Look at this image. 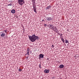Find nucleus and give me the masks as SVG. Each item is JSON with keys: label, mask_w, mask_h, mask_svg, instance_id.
Wrapping results in <instances>:
<instances>
[{"label": "nucleus", "mask_w": 79, "mask_h": 79, "mask_svg": "<svg viewBox=\"0 0 79 79\" xmlns=\"http://www.w3.org/2000/svg\"><path fill=\"white\" fill-rule=\"evenodd\" d=\"M28 38L30 40L31 42H34L36 40H39V37L38 36H37L35 35V34H33L32 35V36L28 35Z\"/></svg>", "instance_id": "1"}, {"label": "nucleus", "mask_w": 79, "mask_h": 79, "mask_svg": "<svg viewBox=\"0 0 79 79\" xmlns=\"http://www.w3.org/2000/svg\"><path fill=\"white\" fill-rule=\"evenodd\" d=\"M18 2L19 4L21 6L24 3V0H18Z\"/></svg>", "instance_id": "2"}, {"label": "nucleus", "mask_w": 79, "mask_h": 79, "mask_svg": "<svg viewBox=\"0 0 79 79\" xmlns=\"http://www.w3.org/2000/svg\"><path fill=\"white\" fill-rule=\"evenodd\" d=\"M33 9L34 11L36 13H37V10H36V6H35L34 5H33Z\"/></svg>", "instance_id": "3"}, {"label": "nucleus", "mask_w": 79, "mask_h": 79, "mask_svg": "<svg viewBox=\"0 0 79 79\" xmlns=\"http://www.w3.org/2000/svg\"><path fill=\"white\" fill-rule=\"evenodd\" d=\"M46 19L48 20V21H52V20H53V19L51 17H47Z\"/></svg>", "instance_id": "4"}, {"label": "nucleus", "mask_w": 79, "mask_h": 79, "mask_svg": "<svg viewBox=\"0 0 79 79\" xmlns=\"http://www.w3.org/2000/svg\"><path fill=\"white\" fill-rule=\"evenodd\" d=\"M39 59H40L41 58H44V55L42 54H40L39 56Z\"/></svg>", "instance_id": "5"}, {"label": "nucleus", "mask_w": 79, "mask_h": 79, "mask_svg": "<svg viewBox=\"0 0 79 79\" xmlns=\"http://www.w3.org/2000/svg\"><path fill=\"white\" fill-rule=\"evenodd\" d=\"M44 72L45 74L46 73H48L49 72H50V70L48 69L47 70V69H45L44 71Z\"/></svg>", "instance_id": "6"}, {"label": "nucleus", "mask_w": 79, "mask_h": 79, "mask_svg": "<svg viewBox=\"0 0 79 79\" xmlns=\"http://www.w3.org/2000/svg\"><path fill=\"white\" fill-rule=\"evenodd\" d=\"M30 49L29 48H27V50L26 52H27V53L25 55H29V52H30Z\"/></svg>", "instance_id": "7"}, {"label": "nucleus", "mask_w": 79, "mask_h": 79, "mask_svg": "<svg viewBox=\"0 0 79 79\" xmlns=\"http://www.w3.org/2000/svg\"><path fill=\"white\" fill-rule=\"evenodd\" d=\"M50 27L51 29H53V30H54L55 29V28H54V27H53V25H50Z\"/></svg>", "instance_id": "8"}, {"label": "nucleus", "mask_w": 79, "mask_h": 79, "mask_svg": "<svg viewBox=\"0 0 79 79\" xmlns=\"http://www.w3.org/2000/svg\"><path fill=\"white\" fill-rule=\"evenodd\" d=\"M55 27V29L53 30H54V31H55V32H57V33H58V32H59V31H58V30L57 28H56V27Z\"/></svg>", "instance_id": "9"}, {"label": "nucleus", "mask_w": 79, "mask_h": 79, "mask_svg": "<svg viewBox=\"0 0 79 79\" xmlns=\"http://www.w3.org/2000/svg\"><path fill=\"white\" fill-rule=\"evenodd\" d=\"M11 12L13 14L15 13V9L12 10L11 11Z\"/></svg>", "instance_id": "10"}, {"label": "nucleus", "mask_w": 79, "mask_h": 79, "mask_svg": "<svg viewBox=\"0 0 79 79\" xmlns=\"http://www.w3.org/2000/svg\"><path fill=\"white\" fill-rule=\"evenodd\" d=\"M59 67L60 68H64V65L63 64H61L59 66Z\"/></svg>", "instance_id": "11"}, {"label": "nucleus", "mask_w": 79, "mask_h": 79, "mask_svg": "<svg viewBox=\"0 0 79 79\" xmlns=\"http://www.w3.org/2000/svg\"><path fill=\"white\" fill-rule=\"evenodd\" d=\"M5 34L4 33H2L1 35V37H5Z\"/></svg>", "instance_id": "12"}, {"label": "nucleus", "mask_w": 79, "mask_h": 79, "mask_svg": "<svg viewBox=\"0 0 79 79\" xmlns=\"http://www.w3.org/2000/svg\"><path fill=\"white\" fill-rule=\"evenodd\" d=\"M51 8V6H48L46 8V10H49Z\"/></svg>", "instance_id": "13"}, {"label": "nucleus", "mask_w": 79, "mask_h": 79, "mask_svg": "<svg viewBox=\"0 0 79 79\" xmlns=\"http://www.w3.org/2000/svg\"><path fill=\"white\" fill-rule=\"evenodd\" d=\"M31 1L33 3V5H34V4H35V0H31Z\"/></svg>", "instance_id": "14"}, {"label": "nucleus", "mask_w": 79, "mask_h": 79, "mask_svg": "<svg viewBox=\"0 0 79 79\" xmlns=\"http://www.w3.org/2000/svg\"><path fill=\"white\" fill-rule=\"evenodd\" d=\"M61 40L63 41V43H64V39L63 38H61Z\"/></svg>", "instance_id": "15"}, {"label": "nucleus", "mask_w": 79, "mask_h": 79, "mask_svg": "<svg viewBox=\"0 0 79 79\" xmlns=\"http://www.w3.org/2000/svg\"><path fill=\"white\" fill-rule=\"evenodd\" d=\"M65 43H66V44H67V43H68V44H69V41L65 40Z\"/></svg>", "instance_id": "16"}, {"label": "nucleus", "mask_w": 79, "mask_h": 79, "mask_svg": "<svg viewBox=\"0 0 79 79\" xmlns=\"http://www.w3.org/2000/svg\"><path fill=\"white\" fill-rule=\"evenodd\" d=\"M39 68H40V69H41V64H40V63L39 65Z\"/></svg>", "instance_id": "17"}, {"label": "nucleus", "mask_w": 79, "mask_h": 79, "mask_svg": "<svg viewBox=\"0 0 79 79\" xmlns=\"http://www.w3.org/2000/svg\"><path fill=\"white\" fill-rule=\"evenodd\" d=\"M19 71H20V72H21V71H22V70H21V69L19 68Z\"/></svg>", "instance_id": "18"}, {"label": "nucleus", "mask_w": 79, "mask_h": 79, "mask_svg": "<svg viewBox=\"0 0 79 79\" xmlns=\"http://www.w3.org/2000/svg\"><path fill=\"white\" fill-rule=\"evenodd\" d=\"M8 6H12V3H10L8 5Z\"/></svg>", "instance_id": "19"}, {"label": "nucleus", "mask_w": 79, "mask_h": 79, "mask_svg": "<svg viewBox=\"0 0 79 79\" xmlns=\"http://www.w3.org/2000/svg\"><path fill=\"white\" fill-rule=\"evenodd\" d=\"M63 35V34H60V37H62V36Z\"/></svg>", "instance_id": "20"}, {"label": "nucleus", "mask_w": 79, "mask_h": 79, "mask_svg": "<svg viewBox=\"0 0 79 79\" xmlns=\"http://www.w3.org/2000/svg\"><path fill=\"white\" fill-rule=\"evenodd\" d=\"M4 31L5 32H6H6H7V31L6 30H4Z\"/></svg>", "instance_id": "21"}, {"label": "nucleus", "mask_w": 79, "mask_h": 79, "mask_svg": "<svg viewBox=\"0 0 79 79\" xmlns=\"http://www.w3.org/2000/svg\"><path fill=\"white\" fill-rule=\"evenodd\" d=\"M51 47H53V48L54 47H55V46H54V45H52Z\"/></svg>", "instance_id": "22"}, {"label": "nucleus", "mask_w": 79, "mask_h": 79, "mask_svg": "<svg viewBox=\"0 0 79 79\" xmlns=\"http://www.w3.org/2000/svg\"><path fill=\"white\" fill-rule=\"evenodd\" d=\"M55 76H54L52 77V79H55Z\"/></svg>", "instance_id": "23"}, {"label": "nucleus", "mask_w": 79, "mask_h": 79, "mask_svg": "<svg viewBox=\"0 0 79 79\" xmlns=\"http://www.w3.org/2000/svg\"><path fill=\"white\" fill-rule=\"evenodd\" d=\"M47 25L46 24H44V26H47Z\"/></svg>", "instance_id": "24"}, {"label": "nucleus", "mask_w": 79, "mask_h": 79, "mask_svg": "<svg viewBox=\"0 0 79 79\" xmlns=\"http://www.w3.org/2000/svg\"><path fill=\"white\" fill-rule=\"evenodd\" d=\"M60 38L61 39H63V38H62V37H61V36H60Z\"/></svg>", "instance_id": "25"}, {"label": "nucleus", "mask_w": 79, "mask_h": 79, "mask_svg": "<svg viewBox=\"0 0 79 79\" xmlns=\"http://www.w3.org/2000/svg\"><path fill=\"white\" fill-rule=\"evenodd\" d=\"M44 21V19H42V21Z\"/></svg>", "instance_id": "26"}, {"label": "nucleus", "mask_w": 79, "mask_h": 79, "mask_svg": "<svg viewBox=\"0 0 79 79\" xmlns=\"http://www.w3.org/2000/svg\"><path fill=\"white\" fill-rule=\"evenodd\" d=\"M28 56H27V57H26V58H28Z\"/></svg>", "instance_id": "27"}, {"label": "nucleus", "mask_w": 79, "mask_h": 79, "mask_svg": "<svg viewBox=\"0 0 79 79\" xmlns=\"http://www.w3.org/2000/svg\"><path fill=\"white\" fill-rule=\"evenodd\" d=\"M59 35H60V33H59Z\"/></svg>", "instance_id": "28"}, {"label": "nucleus", "mask_w": 79, "mask_h": 79, "mask_svg": "<svg viewBox=\"0 0 79 79\" xmlns=\"http://www.w3.org/2000/svg\"><path fill=\"white\" fill-rule=\"evenodd\" d=\"M9 2H11V1H9Z\"/></svg>", "instance_id": "29"}]
</instances>
